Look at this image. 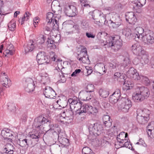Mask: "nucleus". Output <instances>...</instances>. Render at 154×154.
Listing matches in <instances>:
<instances>
[{
    "label": "nucleus",
    "instance_id": "1",
    "mask_svg": "<svg viewBox=\"0 0 154 154\" xmlns=\"http://www.w3.org/2000/svg\"><path fill=\"white\" fill-rule=\"evenodd\" d=\"M150 94V91L148 88L141 87L133 94V99L136 102H142L147 98L149 97Z\"/></svg>",
    "mask_w": 154,
    "mask_h": 154
},
{
    "label": "nucleus",
    "instance_id": "2",
    "mask_svg": "<svg viewBox=\"0 0 154 154\" xmlns=\"http://www.w3.org/2000/svg\"><path fill=\"white\" fill-rule=\"evenodd\" d=\"M117 37L110 36L104 45H107L108 47H111L112 49L115 52L119 51L122 45V41L121 39H117Z\"/></svg>",
    "mask_w": 154,
    "mask_h": 154
},
{
    "label": "nucleus",
    "instance_id": "3",
    "mask_svg": "<svg viewBox=\"0 0 154 154\" xmlns=\"http://www.w3.org/2000/svg\"><path fill=\"white\" fill-rule=\"evenodd\" d=\"M119 108L124 112H127L132 106L130 99L127 98H122L118 102Z\"/></svg>",
    "mask_w": 154,
    "mask_h": 154
},
{
    "label": "nucleus",
    "instance_id": "4",
    "mask_svg": "<svg viewBox=\"0 0 154 154\" xmlns=\"http://www.w3.org/2000/svg\"><path fill=\"white\" fill-rule=\"evenodd\" d=\"M150 112L149 110L145 109L142 112L141 114H138L137 117V120L140 124H145L149 119Z\"/></svg>",
    "mask_w": 154,
    "mask_h": 154
},
{
    "label": "nucleus",
    "instance_id": "5",
    "mask_svg": "<svg viewBox=\"0 0 154 154\" xmlns=\"http://www.w3.org/2000/svg\"><path fill=\"white\" fill-rule=\"evenodd\" d=\"M88 129L90 134H92L94 135H98L101 133L103 128L101 125L95 123L93 124H90L89 126Z\"/></svg>",
    "mask_w": 154,
    "mask_h": 154
},
{
    "label": "nucleus",
    "instance_id": "6",
    "mask_svg": "<svg viewBox=\"0 0 154 154\" xmlns=\"http://www.w3.org/2000/svg\"><path fill=\"white\" fill-rule=\"evenodd\" d=\"M49 122L51 123L50 121L48 120L42 116H40L35 119L33 126L35 128L40 129L42 127L43 124Z\"/></svg>",
    "mask_w": 154,
    "mask_h": 154
},
{
    "label": "nucleus",
    "instance_id": "7",
    "mask_svg": "<svg viewBox=\"0 0 154 154\" xmlns=\"http://www.w3.org/2000/svg\"><path fill=\"white\" fill-rule=\"evenodd\" d=\"M143 41L148 44H152L154 43V34L152 31H149L146 32L142 38Z\"/></svg>",
    "mask_w": 154,
    "mask_h": 154
},
{
    "label": "nucleus",
    "instance_id": "8",
    "mask_svg": "<svg viewBox=\"0 0 154 154\" xmlns=\"http://www.w3.org/2000/svg\"><path fill=\"white\" fill-rule=\"evenodd\" d=\"M36 59L38 63L41 65L45 63H48L49 61L48 56L46 55L44 51H40L38 53L36 56Z\"/></svg>",
    "mask_w": 154,
    "mask_h": 154
},
{
    "label": "nucleus",
    "instance_id": "9",
    "mask_svg": "<svg viewBox=\"0 0 154 154\" xmlns=\"http://www.w3.org/2000/svg\"><path fill=\"white\" fill-rule=\"evenodd\" d=\"M35 84L32 79L27 78L24 83L25 89L26 91L30 93L33 91L35 88Z\"/></svg>",
    "mask_w": 154,
    "mask_h": 154
},
{
    "label": "nucleus",
    "instance_id": "10",
    "mask_svg": "<svg viewBox=\"0 0 154 154\" xmlns=\"http://www.w3.org/2000/svg\"><path fill=\"white\" fill-rule=\"evenodd\" d=\"M78 59L80 61H82L83 63L89 64L90 61L89 59L87 54V50L86 48L82 49L80 54H78Z\"/></svg>",
    "mask_w": 154,
    "mask_h": 154
},
{
    "label": "nucleus",
    "instance_id": "11",
    "mask_svg": "<svg viewBox=\"0 0 154 154\" xmlns=\"http://www.w3.org/2000/svg\"><path fill=\"white\" fill-rule=\"evenodd\" d=\"M51 6L53 12L57 16V19H59L60 17V14L61 13V9L59 2L56 0L53 1L51 4Z\"/></svg>",
    "mask_w": 154,
    "mask_h": 154
},
{
    "label": "nucleus",
    "instance_id": "12",
    "mask_svg": "<svg viewBox=\"0 0 154 154\" xmlns=\"http://www.w3.org/2000/svg\"><path fill=\"white\" fill-rule=\"evenodd\" d=\"M132 51L134 54L139 56L142 55L146 51L142 46L138 44H134L131 47Z\"/></svg>",
    "mask_w": 154,
    "mask_h": 154
},
{
    "label": "nucleus",
    "instance_id": "13",
    "mask_svg": "<svg viewBox=\"0 0 154 154\" xmlns=\"http://www.w3.org/2000/svg\"><path fill=\"white\" fill-rule=\"evenodd\" d=\"M144 31V29L141 27H136L133 31L132 35L134 37V39L137 40L140 38H142L144 35L142 34Z\"/></svg>",
    "mask_w": 154,
    "mask_h": 154
},
{
    "label": "nucleus",
    "instance_id": "14",
    "mask_svg": "<svg viewBox=\"0 0 154 154\" xmlns=\"http://www.w3.org/2000/svg\"><path fill=\"white\" fill-rule=\"evenodd\" d=\"M106 19L101 14L99 15H93L91 17V21L94 23L101 26V23H105Z\"/></svg>",
    "mask_w": 154,
    "mask_h": 154
},
{
    "label": "nucleus",
    "instance_id": "15",
    "mask_svg": "<svg viewBox=\"0 0 154 154\" xmlns=\"http://www.w3.org/2000/svg\"><path fill=\"white\" fill-rule=\"evenodd\" d=\"M77 12L75 7L72 5H69L65 7L64 12L66 15L69 17L75 16Z\"/></svg>",
    "mask_w": 154,
    "mask_h": 154
},
{
    "label": "nucleus",
    "instance_id": "16",
    "mask_svg": "<svg viewBox=\"0 0 154 154\" xmlns=\"http://www.w3.org/2000/svg\"><path fill=\"white\" fill-rule=\"evenodd\" d=\"M121 97L120 90L119 89H117L114 93L110 96L109 101L112 103H116L120 100Z\"/></svg>",
    "mask_w": 154,
    "mask_h": 154
},
{
    "label": "nucleus",
    "instance_id": "17",
    "mask_svg": "<svg viewBox=\"0 0 154 154\" xmlns=\"http://www.w3.org/2000/svg\"><path fill=\"white\" fill-rule=\"evenodd\" d=\"M57 16L54 13H53L51 12H49L47 13V18L48 20V23H51L53 21L52 25L54 24V26L55 24L57 25H58V21L59 19H57Z\"/></svg>",
    "mask_w": 154,
    "mask_h": 154
},
{
    "label": "nucleus",
    "instance_id": "18",
    "mask_svg": "<svg viewBox=\"0 0 154 154\" xmlns=\"http://www.w3.org/2000/svg\"><path fill=\"white\" fill-rule=\"evenodd\" d=\"M65 26L66 27L67 31L66 34H72L75 31L77 32H79V26L77 25L72 26V24H68L66 25Z\"/></svg>",
    "mask_w": 154,
    "mask_h": 154
},
{
    "label": "nucleus",
    "instance_id": "19",
    "mask_svg": "<svg viewBox=\"0 0 154 154\" xmlns=\"http://www.w3.org/2000/svg\"><path fill=\"white\" fill-rule=\"evenodd\" d=\"M44 94L47 98L52 99L55 97L56 94L54 91L51 87H46L44 90Z\"/></svg>",
    "mask_w": 154,
    "mask_h": 154
},
{
    "label": "nucleus",
    "instance_id": "20",
    "mask_svg": "<svg viewBox=\"0 0 154 154\" xmlns=\"http://www.w3.org/2000/svg\"><path fill=\"white\" fill-rule=\"evenodd\" d=\"M126 20L130 24H134L136 23L137 19L135 14L133 12H128L125 14Z\"/></svg>",
    "mask_w": 154,
    "mask_h": 154
},
{
    "label": "nucleus",
    "instance_id": "21",
    "mask_svg": "<svg viewBox=\"0 0 154 154\" xmlns=\"http://www.w3.org/2000/svg\"><path fill=\"white\" fill-rule=\"evenodd\" d=\"M10 130L8 129H5L2 130L1 132V135L5 140H8L9 141L11 142V138L13 135L10 132Z\"/></svg>",
    "mask_w": 154,
    "mask_h": 154
},
{
    "label": "nucleus",
    "instance_id": "22",
    "mask_svg": "<svg viewBox=\"0 0 154 154\" xmlns=\"http://www.w3.org/2000/svg\"><path fill=\"white\" fill-rule=\"evenodd\" d=\"M3 74V75L0 78V82L4 87L9 88L11 85V81L8 79V77L6 76L5 73H4Z\"/></svg>",
    "mask_w": 154,
    "mask_h": 154
},
{
    "label": "nucleus",
    "instance_id": "23",
    "mask_svg": "<svg viewBox=\"0 0 154 154\" xmlns=\"http://www.w3.org/2000/svg\"><path fill=\"white\" fill-rule=\"evenodd\" d=\"M14 148L13 145L10 143H7L4 147L3 153L9 154H13Z\"/></svg>",
    "mask_w": 154,
    "mask_h": 154
},
{
    "label": "nucleus",
    "instance_id": "24",
    "mask_svg": "<svg viewBox=\"0 0 154 154\" xmlns=\"http://www.w3.org/2000/svg\"><path fill=\"white\" fill-rule=\"evenodd\" d=\"M32 141L30 138L19 140V145L22 147H25L26 146H29L32 145Z\"/></svg>",
    "mask_w": 154,
    "mask_h": 154
},
{
    "label": "nucleus",
    "instance_id": "25",
    "mask_svg": "<svg viewBox=\"0 0 154 154\" xmlns=\"http://www.w3.org/2000/svg\"><path fill=\"white\" fill-rule=\"evenodd\" d=\"M116 19L114 20H111V24L113 28H117L121 25L122 20L118 16L115 17Z\"/></svg>",
    "mask_w": 154,
    "mask_h": 154
},
{
    "label": "nucleus",
    "instance_id": "26",
    "mask_svg": "<svg viewBox=\"0 0 154 154\" xmlns=\"http://www.w3.org/2000/svg\"><path fill=\"white\" fill-rule=\"evenodd\" d=\"M133 10L137 13H140L141 12V7H142L141 3L138 1L134 2L133 3Z\"/></svg>",
    "mask_w": 154,
    "mask_h": 154
},
{
    "label": "nucleus",
    "instance_id": "27",
    "mask_svg": "<svg viewBox=\"0 0 154 154\" xmlns=\"http://www.w3.org/2000/svg\"><path fill=\"white\" fill-rule=\"evenodd\" d=\"M139 56L141 58L140 61L142 64L144 65L147 64L149 62V56L148 54L145 51L144 53Z\"/></svg>",
    "mask_w": 154,
    "mask_h": 154
},
{
    "label": "nucleus",
    "instance_id": "28",
    "mask_svg": "<svg viewBox=\"0 0 154 154\" xmlns=\"http://www.w3.org/2000/svg\"><path fill=\"white\" fill-rule=\"evenodd\" d=\"M36 41V45L39 48H41L42 47L41 45L44 43L45 41V38L44 35H41L38 37L37 38Z\"/></svg>",
    "mask_w": 154,
    "mask_h": 154
},
{
    "label": "nucleus",
    "instance_id": "29",
    "mask_svg": "<svg viewBox=\"0 0 154 154\" xmlns=\"http://www.w3.org/2000/svg\"><path fill=\"white\" fill-rule=\"evenodd\" d=\"M62 134H60L59 137H58V140L59 142L63 145L65 146H67L69 144V140L65 137H62Z\"/></svg>",
    "mask_w": 154,
    "mask_h": 154
},
{
    "label": "nucleus",
    "instance_id": "30",
    "mask_svg": "<svg viewBox=\"0 0 154 154\" xmlns=\"http://www.w3.org/2000/svg\"><path fill=\"white\" fill-rule=\"evenodd\" d=\"M15 51L14 46L12 44H10L7 45V49L5 51L7 54H9L11 55H13Z\"/></svg>",
    "mask_w": 154,
    "mask_h": 154
},
{
    "label": "nucleus",
    "instance_id": "31",
    "mask_svg": "<svg viewBox=\"0 0 154 154\" xmlns=\"http://www.w3.org/2000/svg\"><path fill=\"white\" fill-rule=\"evenodd\" d=\"M25 46V51L26 53L33 51L35 47L32 43L31 42V41L28 43L27 45Z\"/></svg>",
    "mask_w": 154,
    "mask_h": 154
},
{
    "label": "nucleus",
    "instance_id": "32",
    "mask_svg": "<svg viewBox=\"0 0 154 154\" xmlns=\"http://www.w3.org/2000/svg\"><path fill=\"white\" fill-rule=\"evenodd\" d=\"M81 98H82L84 100H89L91 99V97H88V95H90V93L86 91H82L80 92Z\"/></svg>",
    "mask_w": 154,
    "mask_h": 154
},
{
    "label": "nucleus",
    "instance_id": "33",
    "mask_svg": "<svg viewBox=\"0 0 154 154\" xmlns=\"http://www.w3.org/2000/svg\"><path fill=\"white\" fill-rule=\"evenodd\" d=\"M47 46L48 48H50L51 49H55L56 47L54 41L51 38H48L47 40Z\"/></svg>",
    "mask_w": 154,
    "mask_h": 154
},
{
    "label": "nucleus",
    "instance_id": "34",
    "mask_svg": "<svg viewBox=\"0 0 154 154\" xmlns=\"http://www.w3.org/2000/svg\"><path fill=\"white\" fill-rule=\"evenodd\" d=\"M87 108V112L91 114H94L97 112V109L96 107H94L92 106L87 105H86Z\"/></svg>",
    "mask_w": 154,
    "mask_h": 154
},
{
    "label": "nucleus",
    "instance_id": "35",
    "mask_svg": "<svg viewBox=\"0 0 154 154\" xmlns=\"http://www.w3.org/2000/svg\"><path fill=\"white\" fill-rule=\"evenodd\" d=\"M75 104L77 106H82V102L79 100L78 101L76 100H73L72 102H71V103L70 104V107L71 109L74 108H75V107L74 105Z\"/></svg>",
    "mask_w": 154,
    "mask_h": 154
},
{
    "label": "nucleus",
    "instance_id": "36",
    "mask_svg": "<svg viewBox=\"0 0 154 154\" xmlns=\"http://www.w3.org/2000/svg\"><path fill=\"white\" fill-rule=\"evenodd\" d=\"M98 70L100 74L102 75L105 73L106 71V69L105 65L104 64L101 63L98 67Z\"/></svg>",
    "mask_w": 154,
    "mask_h": 154
},
{
    "label": "nucleus",
    "instance_id": "37",
    "mask_svg": "<svg viewBox=\"0 0 154 154\" xmlns=\"http://www.w3.org/2000/svg\"><path fill=\"white\" fill-rule=\"evenodd\" d=\"M8 26L10 30L14 31L16 28V23L14 20H11L8 24Z\"/></svg>",
    "mask_w": 154,
    "mask_h": 154
},
{
    "label": "nucleus",
    "instance_id": "38",
    "mask_svg": "<svg viewBox=\"0 0 154 154\" xmlns=\"http://www.w3.org/2000/svg\"><path fill=\"white\" fill-rule=\"evenodd\" d=\"M99 93L100 95L103 98H106L109 94L108 91L103 89H100V90Z\"/></svg>",
    "mask_w": 154,
    "mask_h": 154
},
{
    "label": "nucleus",
    "instance_id": "39",
    "mask_svg": "<svg viewBox=\"0 0 154 154\" xmlns=\"http://www.w3.org/2000/svg\"><path fill=\"white\" fill-rule=\"evenodd\" d=\"M73 109L72 108L70 109H67L66 110V114H65V117H63L64 119L66 118H69V119L72 117V116L73 115V112L72 111Z\"/></svg>",
    "mask_w": 154,
    "mask_h": 154
},
{
    "label": "nucleus",
    "instance_id": "40",
    "mask_svg": "<svg viewBox=\"0 0 154 154\" xmlns=\"http://www.w3.org/2000/svg\"><path fill=\"white\" fill-rule=\"evenodd\" d=\"M137 72V71L134 68H130L127 72L128 76L131 77Z\"/></svg>",
    "mask_w": 154,
    "mask_h": 154
},
{
    "label": "nucleus",
    "instance_id": "41",
    "mask_svg": "<svg viewBox=\"0 0 154 154\" xmlns=\"http://www.w3.org/2000/svg\"><path fill=\"white\" fill-rule=\"evenodd\" d=\"M122 34L127 37L132 35V34L131 32V30L129 28L124 29L122 31Z\"/></svg>",
    "mask_w": 154,
    "mask_h": 154
},
{
    "label": "nucleus",
    "instance_id": "42",
    "mask_svg": "<svg viewBox=\"0 0 154 154\" xmlns=\"http://www.w3.org/2000/svg\"><path fill=\"white\" fill-rule=\"evenodd\" d=\"M126 78V75L125 74H122L117 79V80L119 82L122 83L123 85H124L125 84V79Z\"/></svg>",
    "mask_w": 154,
    "mask_h": 154
},
{
    "label": "nucleus",
    "instance_id": "43",
    "mask_svg": "<svg viewBox=\"0 0 154 154\" xmlns=\"http://www.w3.org/2000/svg\"><path fill=\"white\" fill-rule=\"evenodd\" d=\"M122 55L124 57H125L124 61H125L126 60L128 61V63H126V66H128V64H130L131 62L130 60H129L128 58V53L126 51H124L122 52Z\"/></svg>",
    "mask_w": 154,
    "mask_h": 154
},
{
    "label": "nucleus",
    "instance_id": "44",
    "mask_svg": "<svg viewBox=\"0 0 154 154\" xmlns=\"http://www.w3.org/2000/svg\"><path fill=\"white\" fill-rule=\"evenodd\" d=\"M80 107L79 109H79H77V111H78V113L80 115L81 113L83 112L85 113L87 111L86 105L85 106L83 105L82 106H80Z\"/></svg>",
    "mask_w": 154,
    "mask_h": 154
},
{
    "label": "nucleus",
    "instance_id": "45",
    "mask_svg": "<svg viewBox=\"0 0 154 154\" xmlns=\"http://www.w3.org/2000/svg\"><path fill=\"white\" fill-rule=\"evenodd\" d=\"M42 131H41V133ZM41 132L40 131L37 132V133H35V134H32L30 135V138H32V139H38L40 137Z\"/></svg>",
    "mask_w": 154,
    "mask_h": 154
},
{
    "label": "nucleus",
    "instance_id": "46",
    "mask_svg": "<svg viewBox=\"0 0 154 154\" xmlns=\"http://www.w3.org/2000/svg\"><path fill=\"white\" fill-rule=\"evenodd\" d=\"M125 132H121L119 135L118 136L117 138V140H120L122 141L126 140V139L125 138Z\"/></svg>",
    "mask_w": 154,
    "mask_h": 154
},
{
    "label": "nucleus",
    "instance_id": "47",
    "mask_svg": "<svg viewBox=\"0 0 154 154\" xmlns=\"http://www.w3.org/2000/svg\"><path fill=\"white\" fill-rule=\"evenodd\" d=\"M92 151L88 147H84L82 149V153L83 154H89Z\"/></svg>",
    "mask_w": 154,
    "mask_h": 154
},
{
    "label": "nucleus",
    "instance_id": "48",
    "mask_svg": "<svg viewBox=\"0 0 154 154\" xmlns=\"http://www.w3.org/2000/svg\"><path fill=\"white\" fill-rule=\"evenodd\" d=\"M40 76L42 78L41 82L42 83L45 84L46 82L48 81L49 77L47 74H46L45 75H41Z\"/></svg>",
    "mask_w": 154,
    "mask_h": 154
},
{
    "label": "nucleus",
    "instance_id": "49",
    "mask_svg": "<svg viewBox=\"0 0 154 154\" xmlns=\"http://www.w3.org/2000/svg\"><path fill=\"white\" fill-rule=\"evenodd\" d=\"M86 91L88 92H91L94 91V86L92 84H88L86 87Z\"/></svg>",
    "mask_w": 154,
    "mask_h": 154
},
{
    "label": "nucleus",
    "instance_id": "50",
    "mask_svg": "<svg viewBox=\"0 0 154 154\" xmlns=\"http://www.w3.org/2000/svg\"><path fill=\"white\" fill-rule=\"evenodd\" d=\"M31 15V14L29 13V12L28 11L26 12L24 16L22 19L21 24H23V21L25 19L27 18L26 20H27L29 19V17Z\"/></svg>",
    "mask_w": 154,
    "mask_h": 154
},
{
    "label": "nucleus",
    "instance_id": "51",
    "mask_svg": "<svg viewBox=\"0 0 154 154\" xmlns=\"http://www.w3.org/2000/svg\"><path fill=\"white\" fill-rule=\"evenodd\" d=\"M130 78L135 80H139L140 79V77L137 72H135Z\"/></svg>",
    "mask_w": 154,
    "mask_h": 154
},
{
    "label": "nucleus",
    "instance_id": "52",
    "mask_svg": "<svg viewBox=\"0 0 154 154\" xmlns=\"http://www.w3.org/2000/svg\"><path fill=\"white\" fill-rule=\"evenodd\" d=\"M57 126V125H54L52 124H50L49 125V126L51 128H54L55 127H57V131L58 132V137H59V135L60 134L62 135V133L61 132V129L59 128H58V126Z\"/></svg>",
    "mask_w": 154,
    "mask_h": 154
},
{
    "label": "nucleus",
    "instance_id": "53",
    "mask_svg": "<svg viewBox=\"0 0 154 154\" xmlns=\"http://www.w3.org/2000/svg\"><path fill=\"white\" fill-rule=\"evenodd\" d=\"M8 109L11 111H14L16 109L15 105L14 103H10L8 106Z\"/></svg>",
    "mask_w": 154,
    "mask_h": 154
},
{
    "label": "nucleus",
    "instance_id": "54",
    "mask_svg": "<svg viewBox=\"0 0 154 154\" xmlns=\"http://www.w3.org/2000/svg\"><path fill=\"white\" fill-rule=\"evenodd\" d=\"M143 81L144 82L145 84L148 85L150 84L152 85V84H153V83L151 84V83H152V82H150V80L148 79V78L146 77H143Z\"/></svg>",
    "mask_w": 154,
    "mask_h": 154
},
{
    "label": "nucleus",
    "instance_id": "55",
    "mask_svg": "<svg viewBox=\"0 0 154 154\" xmlns=\"http://www.w3.org/2000/svg\"><path fill=\"white\" fill-rule=\"evenodd\" d=\"M150 128V129H154V121L152 122L146 127L147 130Z\"/></svg>",
    "mask_w": 154,
    "mask_h": 154
},
{
    "label": "nucleus",
    "instance_id": "56",
    "mask_svg": "<svg viewBox=\"0 0 154 154\" xmlns=\"http://www.w3.org/2000/svg\"><path fill=\"white\" fill-rule=\"evenodd\" d=\"M103 122H105L106 121H110L112 120V119H110V117L108 115H104L103 116Z\"/></svg>",
    "mask_w": 154,
    "mask_h": 154
},
{
    "label": "nucleus",
    "instance_id": "57",
    "mask_svg": "<svg viewBox=\"0 0 154 154\" xmlns=\"http://www.w3.org/2000/svg\"><path fill=\"white\" fill-rule=\"evenodd\" d=\"M131 146V144H130L129 142L127 140V142H125L124 144H123L122 146L121 147H126L130 149Z\"/></svg>",
    "mask_w": 154,
    "mask_h": 154
},
{
    "label": "nucleus",
    "instance_id": "58",
    "mask_svg": "<svg viewBox=\"0 0 154 154\" xmlns=\"http://www.w3.org/2000/svg\"><path fill=\"white\" fill-rule=\"evenodd\" d=\"M82 5L84 7L87 6L89 5L88 3V2L86 0H79Z\"/></svg>",
    "mask_w": 154,
    "mask_h": 154
},
{
    "label": "nucleus",
    "instance_id": "59",
    "mask_svg": "<svg viewBox=\"0 0 154 154\" xmlns=\"http://www.w3.org/2000/svg\"><path fill=\"white\" fill-rule=\"evenodd\" d=\"M81 71V70L80 69H76L74 71V72H72L71 75V76H76Z\"/></svg>",
    "mask_w": 154,
    "mask_h": 154
},
{
    "label": "nucleus",
    "instance_id": "60",
    "mask_svg": "<svg viewBox=\"0 0 154 154\" xmlns=\"http://www.w3.org/2000/svg\"><path fill=\"white\" fill-rule=\"evenodd\" d=\"M112 122V120H110V121H106L105 122H103V123L104 125L106 127H109L111 126Z\"/></svg>",
    "mask_w": 154,
    "mask_h": 154
},
{
    "label": "nucleus",
    "instance_id": "61",
    "mask_svg": "<svg viewBox=\"0 0 154 154\" xmlns=\"http://www.w3.org/2000/svg\"><path fill=\"white\" fill-rule=\"evenodd\" d=\"M147 133L148 136H149V132H150V135H152L153 137H154V129H150V128H149V129H148L147 130Z\"/></svg>",
    "mask_w": 154,
    "mask_h": 154
},
{
    "label": "nucleus",
    "instance_id": "62",
    "mask_svg": "<svg viewBox=\"0 0 154 154\" xmlns=\"http://www.w3.org/2000/svg\"><path fill=\"white\" fill-rule=\"evenodd\" d=\"M62 69H62V70H61V73L62 75H61L60 74V77L61 81H62V82H64L65 81V78L64 75V73H63V71L62 70Z\"/></svg>",
    "mask_w": 154,
    "mask_h": 154
},
{
    "label": "nucleus",
    "instance_id": "63",
    "mask_svg": "<svg viewBox=\"0 0 154 154\" xmlns=\"http://www.w3.org/2000/svg\"><path fill=\"white\" fill-rule=\"evenodd\" d=\"M109 66L110 67H112L113 69L116 68L118 66V65L115 62H113L112 63H110Z\"/></svg>",
    "mask_w": 154,
    "mask_h": 154
},
{
    "label": "nucleus",
    "instance_id": "64",
    "mask_svg": "<svg viewBox=\"0 0 154 154\" xmlns=\"http://www.w3.org/2000/svg\"><path fill=\"white\" fill-rule=\"evenodd\" d=\"M86 35L88 38H94L95 37V35L91 33H86Z\"/></svg>",
    "mask_w": 154,
    "mask_h": 154
}]
</instances>
